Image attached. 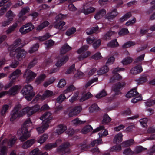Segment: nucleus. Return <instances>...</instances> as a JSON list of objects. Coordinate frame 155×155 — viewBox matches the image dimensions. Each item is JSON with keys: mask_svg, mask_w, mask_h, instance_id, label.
<instances>
[{"mask_svg": "<svg viewBox=\"0 0 155 155\" xmlns=\"http://www.w3.org/2000/svg\"><path fill=\"white\" fill-rule=\"evenodd\" d=\"M85 122V121H81L79 120L78 118H76L72 120L71 122V123L72 125L76 126L83 124Z\"/></svg>", "mask_w": 155, "mask_h": 155, "instance_id": "obj_40", "label": "nucleus"}, {"mask_svg": "<svg viewBox=\"0 0 155 155\" xmlns=\"http://www.w3.org/2000/svg\"><path fill=\"white\" fill-rule=\"evenodd\" d=\"M129 33L128 29L127 28H122L119 32L118 34L120 35H122Z\"/></svg>", "mask_w": 155, "mask_h": 155, "instance_id": "obj_63", "label": "nucleus"}, {"mask_svg": "<svg viewBox=\"0 0 155 155\" xmlns=\"http://www.w3.org/2000/svg\"><path fill=\"white\" fill-rule=\"evenodd\" d=\"M71 146L69 142H65L62 145L60 146L57 148V151L61 155H63L65 153V149Z\"/></svg>", "mask_w": 155, "mask_h": 155, "instance_id": "obj_15", "label": "nucleus"}, {"mask_svg": "<svg viewBox=\"0 0 155 155\" xmlns=\"http://www.w3.org/2000/svg\"><path fill=\"white\" fill-rule=\"evenodd\" d=\"M33 87L30 85L25 86L21 91L22 94L25 96L28 101H30L35 95V93L33 92Z\"/></svg>", "mask_w": 155, "mask_h": 155, "instance_id": "obj_3", "label": "nucleus"}, {"mask_svg": "<svg viewBox=\"0 0 155 155\" xmlns=\"http://www.w3.org/2000/svg\"><path fill=\"white\" fill-rule=\"evenodd\" d=\"M111 121V118L107 115L105 114L103 116L102 123L103 124H105L109 123Z\"/></svg>", "mask_w": 155, "mask_h": 155, "instance_id": "obj_49", "label": "nucleus"}, {"mask_svg": "<svg viewBox=\"0 0 155 155\" xmlns=\"http://www.w3.org/2000/svg\"><path fill=\"white\" fill-rule=\"evenodd\" d=\"M84 76V74L81 71H78L74 75V77L77 79L82 78Z\"/></svg>", "mask_w": 155, "mask_h": 155, "instance_id": "obj_56", "label": "nucleus"}, {"mask_svg": "<svg viewBox=\"0 0 155 155\" xmlns=\"http://www.w3.org/2000/svg\"><path fill=\"white\" fill-rule=\"evenodd\" d=\"M18 26V24L16 22L13 24L12 25L9 26L8 29L6 31V33L7 34H9L14 31Z\"/></svg>", "mask_w": 155, "mask_h": 155, "instance_id": "obj_28", "label": "nucleus"}, {"mask_svg": "<svg viewBox=\"0 0 155 155\" xmlns=\"http://www.w3.org/2000/svg\"><path fill=\"white\" fill-rule=\"evenodd\" d=\"M15 16L11 11H9L6 14V17L8 20L4 21L2 23V26L5 27L8 25L12 21L13 18Z\"/></svg>", "mask_w": 155, "mask_h": 155, "instance_id": "obj_14", "label": "nucleus"}, {"mask_svg": "<svg viewBox=\"0 0 155 155\" xmlns=\"http://www.w3.org/2000/svg\"><path fill=\"white\" fill-rule=\"evenodd\" d=\"M56 144L53 143H49L46 144L45 147L44 148L46 150H49L55 147Z\"/></svg>", "mask_w": 155, "mask_h": 155, "instance_id": "obj_55", "label": "nucleus"}, {"mask_svg": "<svg viewBox=\"0 0 155 155\" xmlns=\"http://www.w3.org/2000/svg\"><path fill=\"white\" fill-rule=\"evenodd\" d=\"M75 70L76 69L75 68V65L73 64L67 70L66 72V73L67 74H70L73 73L74 71H75Z\"/></svg>", "mask_w": 155, "mask_h": 155, "instance_id": "obj_59", "label": "nucleus"}, {"mask_svg": "<svg viewBox=\"0 0 155 155\" xmlns=\"http://www.w3.org/2000/svg\"><path fill=\"white\" fill-rule=\"evenodd\" d=\"M65 24V23L64 21H60L58 23H55L54 25V27L56 29L59 30L62 29L63 26Z\"/></svg>", "mask_w": 155, "mask_h": 155, "instance_id": "obj_35", "label": "nucleus"}, {"mask_svg": "<svg viewBox=\"0 0 155 155\" xmlns=\"http://www.w3.org/2000/svg\"><path fill=\"white\" fill-rule=\"evenodd\" d=\"M115 60V58L114 57L112 56L109 57L107 59L106 65H108L112 64L114 61Z\"/></svg>", "mask_w": 155, "mask_h": 155, "instance_id": "obj_61", "label": "nucleus"}, {"mask_svg": "<svg viewBox=\"0 0 155 155\" xmlns=\"http://www.w3.org/2000/svg\"><path fill=\"white\" fill-rule=\"evenodd\" d=\"M19 105L15 107L11 112L10 118V121L13 122L17 118L21 116V112L19 110Z\"/></svg>", "mask_w": 155, "mask_h": 155, "instance_id": "obj_8", "label": "nucleus"}, {"mask_svg": "<svg viewBox=\"0 0 155 155\" xmlns=\"http://www.w3.org/2000/svg\"><path fill=\"white\" fill-rule=\"evenodd\" d=\"M124 70V68H117L114 69L112 73L113 74V76L111 78L110 81L113 82L116 80H120L122 79L121 76L117 72L120 71H123Z\"/></svg>", "mask_w": 155, "mask_h": 155, "instance_id": "obj_13", "label": "nucleus"}, {"mask_svg": "<svg viewBox=\"0 0 155 155\" xmlns=\"http://www.w3.org/2000/svg\"><path fill=\"white\" fill-rule=\"evenodd\" d=\"M48 137V136L47 134H44L38 138L37 140V142L39 143L42 144L46 141Z\"/></svg>", "mask_w": 155, "mask_h": 155, "instance_id": "obj_23", "label": "nucleus"}, {"mask_svg": "<svg viewBox=\"0 0 155 155\" xmlns=\"http://www.w3.org/2000/svg\"><path fill=\"white\" fill-rule=\"evenodd\" d=\"M95 10V8L93 7H90L86 9H82V12L85 15L94 12Z\"/></svg>", "mask_w": 155, "mask_h": 155, "instance_id": "obj_27", "label": "nucleus"}, {"mask_svg": "<svg viewBox=\"0 0 155 155\" xmlns=\"http://www.w3.org/2000/svg\"><path fill=\"white\" fill-rule=\"evenodd\" d=\"M122 134L119 133L115 135L114 139V143H116L121 142L122 140Z\"/></svg>", "mask_w": 155, "mask_h": 155, "instance_id": "obj_29", "label": "nucleus"}, {"mask_svg": "<svg viewBox=\"0 0 155 155\" xmlns=\"http://www.w3.org/2000/svg\"><path fill=\"white\" fill-rule=\"evenodd\" d=\"M133 61V58L130 57H127L124 58L121 61L122 63L124 65H128L131 63Z\"/></svg>", "mask_w": 155, "mask_h": 155, "instance_id": "obj_31", "label": "nucleus"}, {"mask_svg": "<svg viewBox=\"0 0 155 155\" xmlns=\"http://www.w3.org/2000/svg\"><path fill=\"white\" fill-rule=\"evenodd\" d=\"M144 103L146 106L150 107L155 104V100L149 99L147 100Z\"/></svg>", "mask_w": 155, "mask_h": 155, "instance_id": "obj_48", "label": "nucleus"}, {"mask_svg": "<svg viewBox=\"0 0 155 155\" xmlns=\"http://www.w3.org/2000/svg\"><path fill=\"white\" fill-rule=\"evenodd\" d=\"M21 87L19 86H15L12 87L9 91L8 93L12 95H14L16 94L17 91L19 90Z\"/></svg>", "mask_w": 155, "mask_h": 155, "instance_id": "obj_32", "label": "nucleus"}, {"mask_svg": "<svg viewBox=\"0 0 155 155\" xmlns=\"http://www.w3.org/2000/svg\"><path fill=\"white\" fill-rule=\"evenodd\" d=\"M34 28L32 23H28L21 26L19 31L22 34H25L31 31Z\"/></svg>", "mask_w": 155, "mask_h": 155, "instance_id": "obj_10", "label": "nucleus"}, {"mask_svg": "<svg viewBox=\"0 0 155 155\" xmlns=\"http://www.w3.org/2000/svg\"><path fill=\"white\" fill-rule=\"evenodd\" d=\"M54 95V94L53 91L50 90H47L44 92L42 96L39 94L37 95L33 101H35V102H36L39 99L41 100H43L47 98L52 96Z\"/></svg>", "mask_w": 155, "mask_h": 155, "instance_id": "obj_9", "label": "nucleus"}, {"mask_svg": "<svg viewBox=\"0 0 155 155\" xmlns=\"http://www.w3.org/2000/svg\"><path fill=\"white\" fill-rule=\"evenodd\" d=\"M135 44V43L134 42L128 41L124 44L122 45V47L123 48H126L133 46Z\"/></svg>", "mask_w": 155, "mask_h": 155, "instance_id": "obj_42", "label": "nucleus"}, {"mask_svg": "<svg viewBox=\"0 0 155 155\" xmlns=\"http://www.w3.org/2000/svg\"><path fill=\"white\" fill-rule=\"evenodd\" d=\"M29 8L28 7H26L22 9L19 14V17L21 18V16L29 11Z\"/></svg>", "mask_w": 155, "mask_h": 155, "instance_id": "obj_51", "label": "nucleus"}, {"mask_svg": "<svg viewBox=\"0 0 155 155\" xmlns=\"http://www.w3.org/2000/svg\"><path fill=\"white\" fill-rule=\"evenodd\" d=\"M106 11L104 9H102L98 11L95 14L94 18L96 20H98L101 18L105 15Z\"/></svg>", "mask_w": 155, "mask_h": 155, "instance_id": "obj_22", "label": "nucleus"}, {"mask_svg": "<svg viewBox=\"0 0 155 155\" xmlns=\"http://www.w3.org/2000/svg\"><path fill=\"white\" fill-rule=\"evenodd\" d=\"M79 94L78 92H76L74 93L73 95L72 96L71 98L70 99L69 101L71 103H73L78 98Z\"/></svg>", "mask_w": 155, "mask_h": 155, "instance_id": "obj_52", "label": "nucleus"}, {"mask_svg": "<svg viewBox=\"0 0 155 155\" xmlns=\"http://www.w3.org/2000/svg\"><path fill=\"white\" fill-rule=\"evenodd\" d=\"M142 71V68L141 65H137L132 68L130 71V72L132 74H137Z\"/></svg>", "mask_w": 155, "mask_h": 155, "instance_id": "obj_18", "label": "nucleus"}, {"mask_svg": "<svg viewBox=\"0 0 155 155\" xmlns=\"http://www.w3.org/2000/svg\"><path fill=\"white\" fill-rule=\"evenodd\" d=\"M21 41L20 39H17L9 48V49L11 50L10 53V56L12 58H16L19 61L21 60L25 57L26 53L25 50L19 47L15 49L19 46L20 47L23 46V45L21 44Z\"/></svg>", "mask_w": 155, "mask_h": 155, "instance_id": "obj_1", "label": "nucleus"}, {"mask_svg": "<svg viewBox=\"0 0 155 155\" xmlns=\"http://www.w3.org/2000/svg\"><path fill=\"white\" fill-rule=\"evenodd\" d=\"M121 87L120 84L118 83L117 84H114L112 86V90L116 95H118L120 93V90Z\"/></svg>", "mask_w": 155, "mask_h": 155, "instance_id": "obj_19", "label": "nucleus"}, {"mask_svg": "<svg viewBox=\"0 0 155 155\" xmlns=\"http://www.w3.org/2000/svg\"><path fill=\"white\" fill-rule=\"evenodd\" d=\"M123 153L125 155H132L133 154L134 152L131 151L130 148H128L124 150Z\"/></svg>", "mask_w": 155, "mask_h": 155, "instance_id": "obj_62", "label": "nucleus"}, {"mask_svg": "<svg viewBox=\"0 0 155 155\" xmlns=\"http://www.w3.org/2000/svg\"><path fill=\"white\" fill-rule=\"evenodd\" d=\"M17 140V138L15 136L10 137L4 139L1 144L2 145H7L8 147H11L15 144Z\"/></svg>", "mask_w": 155, "mask_h": 155, "instance_id": "obj_6", "label": "nucleus"}, {"mask_svg": "<svg viewBox=\"0 0 155 155\" xmlns=\"http://www.w3.org/2000/svg\"><path fill=\"white\" fill-rule=\"evenodd\" d=\"M39 48L38 45L37 44H35L29 50V52L31 54L36 51Z\"/></svg>", "mask_w": 155, "mask_h": 155, "instance_id": "obj_54", "label": "nucleus"}, {"mask_svg": "<svg viewBox=\"0 0 155 155\" xmlns=\"http://www.w3.org/2000/svg\"><path fill=\"white\" fill-rule=\"evenodd\" d=\"M56 58L57 60L55 65L57 68H59L64 65L68 60L69 58L68 56L61 57L60 55L57 56Z\"/></svg>", "mask_w": 155, "mask_h": 155, "instance_id": "obj_11", "label": "nucleus"}, {"mask_svg": "<svg viewBox=\"0 0 155 155\" xmlns=\"http://www.w3.org/2000/svg\"><path fill=\"white\" fill-rule=\"evenodd\" d=\"M46 75L44 74H41L35 80V82L37 84H38L41 83L46 78Z\"/></svg>", "mask_w": 155, "mask_h": 155, "instance_id": "obj_25", "label": "nucleus"}, {"mask_svg": "<svg viewBox=\"0 0 155 155\" xmlns=\"http://www.w3.org/2000/svg\"><path fill=\"white\" fill-rule=\"evenodd\" d=\"M99 107L96 104H94L89 108V111L90 113H92L96 111L99 110Z\"/></svg>", "mask_w": 155, "mask_h": 155, "instance_id": "obj_44", "label": "nucleus"}, {"mask_svg": "<svg viewBox=\"0 0 155 155\" xmlns=\"http://www.w3.org/2000/svg\"><path fill=\"white\" fill-rule=\"evenodd\" d=\"M36 74L31 70L27 69L24 72L23 77L25 79L26 81L28 83L31 81L36 77Z\"/></svg>", "mask_w": 155, "mask_h": 155, "instance_id": "obj_7", "label": "nucleus"}, {"mask_svg": "<svg viewBox=\"0 0 155 155\" xmlns=\"http://www.w3.org/2000/svg\"><path fill=\"white\" fill-rule=\"evenodd\" d=\"M118 14L117 11L115 9L113 10L111 12L107 14L106 15V18L107 19L113 18L117 16Z\"/></svg>", "mask_w": 155, "mask_h": 155, "instance_id": "obj_30", "label": "nucleus"}, {"mask_svg": "<svg viewBox=\"0 0 155 155\" xmlns=\"http://www.w3.org/2000/svg\"><path fill=\"white\" fill-rule=\"evenodd\" d=\"M35 141V140L34 139L29 140L23 143L22 147L24 149L28 148L32 146Z\"/></svg>", "mask_w": 155, "mask_h": 155, "instance_id": "obj_17", "label": "nucleus"}, {"mask_svg": "<svg viewBox=\"0 0 155 155\" xmlns=\"http://www.w3.org/2000/svg\"><path fill=\"white\" fill-rule=\"evenodd\" d=\"M67 129V126L63 124H60L58 126L56 129V133L58 134H61Z\"/></svg>", "mask_w": 155, "mask_h": 155, "instance_id": "obj_20", "label": "nucleus"}, {"mask_svg": "<svg viewBox=\"0 0 155 155\" xmlns=\"http://www.w3.org/2000/svg\"><path fill=\"white\" fill-rule=\"evenodd\" d=\"M49 124H42L41 126L37 128V130L39 133H43L49 127Z\"/></svg>", "mask_w": 155, "mask_h": 155, "instance_id": "obj_24", "label": "nucleus"}, {"mask_svg": "<svg viewBox=\"0 0 155 155\" xmlns=\"http://www.w3.org/2000/svg\"><path fill=\"white\" fill-rule=\"evenodd\" d=\"M40 107V106L38 105H36L32 107H26L21 111V116L26 114L28 116H30L38 111Z\"/></svg>", "mask_w": 155, "mask_h": 155, "instance_id": "obj_4", "label": "nucleus"}, {"mask_svg": "<svg viewBox=\"0 0 155 155\" xmlns=\"http://www.w3.org/2000/svg\"><path fill=\"white\" fill-rule=\"evenodd\" d=\"M66 97L64 94H61L59 95L57 98V101L58 103H62L65 99Z\"/></svg>", "mask_w": 155, "mask_h": 155, "instance_id": "obj_53", "label": "nucleus"}, {"mask_svg": "<svg viewBox=\"0 0 155 155\" xmlns=\"http://www.w3.org/2000/svg\"><path fill=\"white\" fill-rule=\"evenodd\" d=\"M49 25V22L47 21H45L40 24L36 28L37 31H40L45 27L48 26Z\"/></svg>", "mask_w": 155, "mask_h": 155, "instance_id": "obj_33", "label": "nucleus"}, {"mask_svg": "<svg viewBox=\"0 0 155 155\" xmlns=\"http://www.w3.org/2000/svg\"><path fill=\"white\" fill-rule=\"evenodd\" d=\"M71 49V48L67 44H64L61 48L60 51L61 54H65Z\"/></svg>", "mask_w": 155, "mask_h": 155, "instance_id": "obj_26", "label": "nucleus"}, {"mask_svg": "<svg viewBox=\"0 0 155 155\" xmlns=\"http://www.w3.org/2000/svg\"><path fill=\"white\" fill-rule=\"evenodd\" d=\"M115 31H110L107 32L104 36V38L105 39L107 40L110 39V37L113 34H114Z\"/></svg>", "mask_w": 155, "mask_h": 155, "instance_id": "obj_57", "label": "nucleus"}, {"mask_svg": "<svg viewBox=\"0 0 155 155\" xmlns=\"http://www.w3.org/2000/svg\"><path fill=\"white\" fill-rule=\"evenodd\" d=\"M88 48V46L87 45H85L82 46L77 51L78 54H81L78 57L79 60H82L91 55V52L89 51H87L84 52Z\"/></svg>", "mask_w": 155, "mask_h": 155, "instance_id": "obj_5", "label": "nucleus"}, {"mask_svg": "<svg viewBox=\"0 0 155 155\" xmlns=\"http://www.w3.org/2000/svg\"><path fill=\"white\" fill-rule=\"evenodd\" d=\"M138 95V93L136 89L135 88L129 91L127 94L126 97L127 98H131L137 96Z\"/></svg>", "mask_w": 155, "mask_h": 155, "instance_id": "obj_21", "label": "nucleus"}, {"mask_svg": "<svg viewBox=\"0 0 155 155\" xmlns=\"http://www.w3.org/2000/svg\"><path fill=\"white\" fill-rule=\"evenodd\" d=\"M32 123L30 119H28L24 123L21 128L17 131V134L20 136L19 140L22 142L26 140L31 136L30 130L32 129Z\"/></svg>", "mask_w": 155, "mask_h": 155, "instance_id": "obj_2", "label": "nucleus"}, {"mask_svg": "<svg viewBox=\"0 0 155 155\" xmlns=\"http://www.w3.org/2000/svg\"><path fill=\"white\" fill-rule=\"evenodd\" d=\"M107 94L105 91L104 90L100 91L95 96V97L97 98H100L106 95Z\"/></svg>", "mask_w": 155, "mask_h": 155, "instance_id": "obj_47", "label": "nucleus"}, {"mask_svg": "<svg viewBox=\"0 0 155 155\" xmlns=\"http://www.w3.org/2000/svg\"><path fill=\"white\" fill-rule=\"evenodd\" d=\"M134 143V140L131 139L123 142V144L124 146L127 147L132 145Z\"/></svg>", "mask_w": 155, "mask_h": 155, "instance_id": "obj_60", "label": "nucleus"}, {"mask_svg": "<svg viewBox=\"0 0 155 155\" xmlns=\"http://www.w3.org/2000/svg\"><path fill=\"white\" fill-rule=\"evenodd\" d=\"M39 149L38 148L35 149L30 152L29 155H39Z\"/></svg>", "mask_w": 155, "mask_h": 155, "instance_id": "obj_64", "label": "nucleus"}, {"mask_svg": "<svg viewBox=\"0 0 155 155\" xmlns=\"http://www.w3.org/2000/svg\"><path fill=\"white\" fill-rule=\"evenodd\" d=\"M93 129L92 127L90 125H88L84 127L82 130L81 132L82 133L85 134L87 132L91 131Z\"/></svg>", "mask_w": 155, "mask_h": 155, "instance_id": "obj_36", "label": "nucleus"}, {"mask_svg": "<svg viewBox=\"0 0 155 155\" xmlns=\"http://www.w3.org/2000/svg\"><path fill=\"white\" fill-rule=\"evenodd\" d=\"M76 31V29L74 28H71L68 29L66 32V35L69 36L73 34Z\"/></svg>", "mask_w": 155, "mask_h": 155, "instance_id": "obj_46", "label": "nucleus"}, {"mask_svg": "<svg viewBox=\"0 0 155 155\" xmlns=\"http://www.w3.org/2000/svg\"><path fill=\"white\" fill-rule=\"evenodd\" d=\"M66 83L64 80L61 79L58 84V86L59 88L64 87L66 85Z\"/></svg>", "mask_w": 155, "mask_h": 155, "instance_id": "obj_58", "label": "nucleus"}, {"mask_svg": "<svg viewBox=\"0 0 155 155\" xmlns=\"http://www.w3.org/2000/svg\"><path fill=\"white\" fill-rule=\"evenodd\" d=\"M107 45L108 47H115L118 46L119 44L116 39L111 41L110 42L108 43Z\"/></svg>", "mask_w": 155, "mask_h": 155, "instance_id": "obj_39", "label": "nucleus"}, {"mask_svg": "<svg viewBox=\"0 0 155 155\" xmlns=\"http://www.w3.org/2000/svg\"><path fill=\"white\" fill-rule=\"evenodd\" d=\"M147 121L148 119L147 118H143L140 120V122L142 127H147Z\"/></svg>", "mask_w": 155, "mask_h": 155, "instance_id": "obj_50", "label": "nucleus"}, {"mask_svg": "<svg viewBox=\"0 0 155 155\" xmlns=\"http://www.w3.org/2000/svg\"><path fill=\"white\" fill-rule=\"evenodd\" d=\"M92 96L90 92H88L82 96L80 99V101L81 102L91 97Z\"/></svg>", "mask_w": 155, "mask_h": 155, "instance_id": "obj_43", "label": "nucleus"}, {"mask_svg": "<svg viewBox=\"0 0 155 155\" xmlns=\"http://www.w3.org/2000/svg\"><path fill=\"white\" fill-rule=\"evenodd\" d=\"M9 107V106L7 104L3 106L1 111V114L2 116L4 115Z\"/></svg>", "mask_w": 155, "mask_h": 155, "instance_id": "obj_45", "label": "nucleus"}, {"mask_svg": "<svg viewBox=\"0 0 155 155\" xmlns=\"http://www.w3.org/2000/svg\"><path fill=\"white\" fill-rule=\"evenodd\" d=\"M107 66V65H106L102 67L100 70L98 71H97L98 74L101 75L108 72L109 70V68Z\"/></svg>", "mask_w": 155, "mask_h": 155, "instance_id": "obj_34", "label": "nucleus"}, {"mask_svg": "<svg viewBox=\"0 0 155 155\" xmlns=\"http://www.w3.org/2000/svg\"><path fill=\"white\" fill-rule=\"evenodd\" d=\"M82 108L80 106L75 107L71 110L69 113V117H72L78 114L81 110Z\"/></svg>", "mask_w": 155, "mask_h": 155, "instance_id": "obj_16", "label": "nucleus"}, {"mask_svg": "<svg viewBox=\"0 0 155 155\" xmlns=\"http://www.w3.org/2000/svg\"><path fill=\"white\" fill-rule=\"evenodd\" d=\"M21 74V70L18 69H16L11 74L10 77L11 78L12 77H15L18 78L19 76Z\"/></svg>", "mask_w": 155, "mask_h": 155, "instance_id": "obj_41", "label": "nucleus"}, {"mask_svg": "<svg viewBox=\"0 0 155 155\" xmlns=\"http://www.w3.org/2000/svg\"><path fill=\"white\" fill-rule=\"evenodd\" d=\"M75 89V87L73 85H70L68 86L67 88L64 91L63 94H67L69 92L74 91Z\"/></svg>", "mask_w": 155, "mask_h": 155, "instance_id": "obj_37", "label": "nucleus"}, {"mask_svg": "<svg viewBox=\"0 0 155 155\" xmlns=\"http://www.w3.org/2000/svg\"><path fill=\"white\" fill-rule=\"evenodd\" d=\"M3 146L0 149V155H7L8 148L5 145Z\"/></svg>", "mask_w": 155, "mask_h": 155, "instance_id": "obj_38", "label": "nucleus"}, {"mask_svg": "<svg viewBox=\"0 0 155 155\" xmlns=\"http://www.w3.org/2000/svg\"><path fill=\"white\" fill-rule=\"evenodd\" d=\"M51 114L49 112L44 113L40 117V119L42 121V124H48L52 119Z\"/></svg>", "mask_w": 155, "mask_h": 155, "instance_id": "obj_12", "label": "nucleus"}]
</instances>
